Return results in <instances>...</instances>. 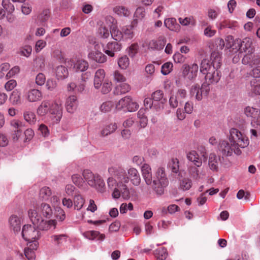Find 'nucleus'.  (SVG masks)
<instances>
[{
  "instance_id": "obj_8",
  "label": "nucleus",
  "mask_w": 260,
  "mask_h": 260,
  "mask_svg": "<svg viewBox=\"0 0 260 260\" xmlns=\"http://www.w3.org/2000/svg\"><path fill=\"white\" fill-rule=\"evenodd\" d=\"M245 115L251 118V124L254 128L250 129L251 137L256 138L260 134V110L252 107L247 106L244 109Z\"/></svg>"
},
{
  "instance_id": "obj_42",
  "label": "nucleus",
  "mask_w": 260,
  "mask_h": 260,
  "mask_svg": "<svg viewBox=\"0 0 260 260\" xmlns=\"http://www.w3.org/2000/svg\"><path fill=\"white\" fill-rule=\"evenodd\" d=\"M84 199L80 194H76L74 198V204L75 209L79 210L83 206L84 204Z\"/></svg>"
},
{
  "instance_id": "obj_29",
  "label": "nucleus",
  "mask_w": 260,
  "mask_h": 260,
  "mask_svg": "<svg viewBox=\"0 0 260 260\" xmlns=\"http://www.w3.org/2000/svg\"><path fill=\"white\" fill-rule=\"evenodd\" d=\"M89 64L86 60L77 59L74 61L73 69L76 72H84L88 68Z\"/></svg>"
},
{
  "instance_id": "obj_4",
  "label": "nucleus",
  "mask_w": 260,
  "mask_h": 260,
  "mask_svg": "<svg viewBox=\"0 0 260 260\" xmlns=\"http://www.w3.org/2000/svg\"><path fill=\"white\" fill-rule=\"evenodd\" d=\"M62 106L60 100H45L43 101L37 109L38 116L43 117L49 114L53 124L58 123L62 116Z\"/></svg>"
},
{
  "instance_id": "obj_34",
  "label": "nucleus",
  "mask_w": 260,
  "mask_h": 260,
  "mask_svg": "<svg viewBox=\"0 0 260 260\" xmlns=\"http://www.w3.org/2000/svg\"><path fill=\"white\" fill-rule=\"evenodd\" d=\"M55 74L58 80H63L68 77L69 72L67 68L64 66H59L56 69Z\"/></svg>"
},
{
  "instance_id": "obj_18",
  "label": "nucleus",
  "mask_w": 260,
  "mask_h": 260,
  "mask_svg": "<svg viewBox=\"0 0 260 260\" xmlns=\"http://www.w3.org/2000/svg\"><path fill=\"white\" fill-rule=\"evenodd\" d=\"M39 245L38 241L27 242V247L24 249V253L28 260H34L36 258V250Z\"/></svg>"
},
{
  "instance_id": "obj_63",
  "label": "nucleus",
  "mask_w": 260,
  "mask_h": 260,
  "mask_svg": "<svg viewBox=\"0 0 260 260\" xmlns=\"http://www.w3.org/2000/svg\"><path fill=\"white\" fill-rule=\"evenodd\" d=\"M165 10V7L160 5L153 11V16L155 19L159 18Z\"/></svg>"
},
{
  "instance_id": "obj_39",
  "label": "nucleus",
  "mask_w": 260,
  "mask_h": 260,
  "mask_svg": "<svg viewBox=\"0 0 260 260\" xmlns=\"http://www.w3.org/2000/svg\"><path fill=\"white\" fill-rule=\"evenodd\" d=\"M120 84L116 87V93L117 94H125L131 90L130 85L126 83L121 82Z\"/></svg>"
},
{
  "instance_id": "obj_20",
  "label": "nucleus",
  "mask_w": 260,
  "mask_h": 260,
  "mask_svg": "<svg viewBox=\"0 0 260 260\" xmlns=\"http://www.w3.org/2000/svg\"><path fill=\"white\" fill-rule=\"evenodd\" d=\"M106 73L104 69H98L95 73L93 79V86L96 89H100L102 84L106 80Z\"/></svg>"
},
{
  "instance_id": "obj_3",
  "label": "nucleus",
  "mask_w": 260,
  "mask_h": 260,
  "mask_svg": "<svg viewBox=\"0 0 260 260\" xmlns=\"http://www.w3.org/2000/svg\"><path fill=\"white\" fill-rule=\"evenodd\" d=\"M143 177L148 185L152 184L153 189L155 193L161 196L164 193L165 188L169 184V180L165 173L164 168L159 167L155 173L152 181L151 168L147 164H144L141 167Z\"/></svg>"
},
{
  "instance_id": "obj_47",
  "label": "nucleus",
  "mask_w": 260,
  "mask_h": 260,
  "mask_svg": "<svg viewBox=\"0 0 260 260\" xmlns=\"http://www.w3.org/2000/svg\"><path fill=\"white\" fill-rule=\"evenodd\" d=\"M110 34L112 38L115 41H120L123 40V36L122 32L119 30L117 26L110 30Z\"/></svg>"
},
{
  "instance_id": "obj_21",
  "label": "nucleus",
  "mask_w": 260,
  "mask_h": 260,
  "mask_svg": "<svg viewBox=\"0 0 260 260\" xmlns=\"http://www.w3.org/2000/svg\"><path fill=\"white\" fill-rule=\"evenodd\" d=\"M78 101L76 95H70L66 100V108L69 113H73L77 109Z\"/></svg>"
},
{
  "instance_id": "obj_17",
  "label": "nucleus",
  "mask_w": 260,
  "mask_h": 260,
  "mask_svg": "<svg viewBox=\"0 0 260 260\" xmlns=\"http://www.w3.org/2000/svg\"><path fill=\"white\" fill-rule=\"evenodd\" d=\"M226 45L227 48H230L233 51H237L240 50L242 52V40L240 39H236L234 40V37L229 35L225 38Z\"/></svg>"
},
{
  "instance_id": "obj_15",
  "label": "nucleus",
  "mask_w": 260,
  "mask_h": 260,
  "mask_svg": "<svg viewBox=\"0 0 260 260\" xmlns=\"http://www.w3.org/2000/svg\"><path fill=\"white\" fill-rule=\"evenodd\" d=\"M151 96L154 102V108L157 111L162 110L165 104L167 102V99L164 97L163 91L157 90L152 93Z\"/></svg>"
},
{
  "instance_id": "obj_60",
  "label": "nucleus",
  "mask_w": 260,
  "mask_h": 260,
  "mask_svg": "<svg viewBox=\"0 0 260 260\" xmlns=\"http://www.w3.org/2000/svg\"><path fill=\"white\" fill-rule=\"evenodd\" d=\"M113 79L116 82H124L126 81V78L119 71H115L113 73Z\"/></svg>"
},
{
  "instance_id": "obj_1",
  "label": "nucleus",
  "mask_w": 260,
  "mask_h": 260,
  "mask_svg": "<svg viewBox=\"0 0 260 260\" xmlns=\"http://www.w3.org/2000/svg\"><path fill=\"white\" fill-rule=\"evenodd\" d=\"M229 140L230 143L222 140L219 144V149L224 156H230L233 153L239 155L242 153L240 149L246 147L249 143L248 139L235 128L230 130Z\"/></svg>"
},
{
  "instance_id": "obj_50",
  "label": "nucleus",
  "mask_w": 260,
  "mask_h": 260,
  "mask_svg": "<svg viewBox=\"0 0 260 260\" xmlns=\"http://www.w3.org/2000/svg\"><path fill=\"white\" fill-rule=\"evenodd\" d=\"M118 67L122 70L126 69L129 65V59L126 55L120 57L118 60Z\"/></svg>"
},
{
  "instance_id": "obj_10",
  "label": "nucleus",
  "mask_w": 260,
  "mask_h": 260,
  "mask_svg": "<svg viewBox=\"0 0 260 260\" xmlns=\"http://www.w3.org/2000/svg\"><path fill=\"white\" fill-rule=\"evenodd\" d=\"M139 107V104L131 96L128 95L121 98L115 105L117 110H123L129 112L137 111Z\"/></svg>"
},
{
  "instance_id": "obj_32",
  "label": "nucleus",
  "mask_w": 260,
  "mask_h": 260,
  "mask_svg": "<svg viewBox=\"0 0 260 260\" xmlns=\"http://www.w3.org/2000/svg\"><path fill=\"white\" fill-rule=\"evenodd\" d=\"M113 11L114 13L120 17H128L131 14L129 10L123 5L115 6L113 8Z\"/></svg>"
},
{
  "instance_id": "obj_52",
  "label": "nucleus",
  "mask_w": 260,
  "mask_h": 260,
  "mask_svg": "<svg viewBox=\"0 0 260 260\" xmlns=\"http://www.w3.org/2000/svg\"><path fill=\"white\" fill-rule=\"evenodd\" d=\"M117 126L115 123H111L107 125L101 132L103 136H107L114 132L117 129Z\"/></svg>"
},
{
  "instance_id": "obj_54",
  "label": "nucleus",
  "mask_w": 260,
  "mask_h": 260,
  "mask_svg": "<svg viewBox=\"0 0 260 260\" xmlns=\"http://www.w3.org/2000/svg\"><path fill=\"white\" fill-rule=\"evenodd\" d=\"M72 180L73 182L79 187L83 186L85 183L84 179L79 174H75L73 175L72 176Z\"/></svg>"
},
{
  "instance_id": "obj_38",
  "label": "nucleus",
  "mask_w": 260,
  "mask_h": 260,
  "mask_svg": "<svg viewBox=\"0 0 260 260\" xmlns=\"http://www.w3.org/2000/svg\"><path fill=\"white\" fill-rule=\"evenodd\" d=\"M51 195L52 192L49 187L44 186L41 188L39 193V198L40 199L43 201H48Z\"/></svg>"
},
{
  "instance_id": "obj_40",
  "label": "nucleus",
  "mask_w": 260,
  "mask_h": 260,
  "mask_svg": "<svg viewBox=\"0 0 260 260\" xmlns=\"http://www.w3.org/2000/svg\"><path fill=\"white\" fill-rule=\"evenodd\" d=\"M192 185V181L190 178H184L180 181L179 188L183 191L189 190Z\"/></svg>"
},
{
  "instance_id": "obj_23",
  "label": "nucleus",
  "mask_w": 260,
  "mask_h": 260,
  "mask_svg": "<svg viewBox=\"0 0 260 260\" xmlns=\"http://www.w3.org/2000/svg\"><path fill=\"white\" fill-rule=\"evenodd\" d=\"M188 160L193 163V167H201L202 165V157L194 150H191L186 153Z\"/></svg>"
},
{
  "instance_id": "obj_19",
  "label": "nucleus",
  "mask_w": 260,
  "mask_h": 260,
  "mask_svg": "<svg viewBox=\"0 0 260 260\" xmlns=\"http://www.w3.org/2000/svg\"><path fill=\"white\" fill-rule=\"evenodd\" d=\"M26 99L29 102L40 101L43 98V93L41 91L37 89L29 90L25 95Z\"/></svg>"
},
{
  "instance_id": "obj_62",
  "label": "nucleus",
  "mask_w": 260,
  "mask_h": 260,
  "mask_svg": "<svg viewBox=\"0 0 260 260\" xmlns=\"http://www.w3.org/2000/svg\"><path fill=\"white\" fill-rule=\"evenodd\" d=\"M119 210L121 214L126 213L128 210L132 211L133 210V205L131 203H129L128 204L122 203L120 205Z\"/></svg>"
},
{
  "instance_id": "obj_31",
  "label": "nucleus",
  "mask_w": 260,
  "mask_h": 260,
  "mask_svg": "<svg viewBox=\"0 0 260 260\" xmlns=\"http://www.w3.org/2000/svg\"><path fill=\"white\" fill-rule=\"evenodd\" d=\"M85 237L91 240H98L100 241H103L105 238V235L103 234H101L99 232L96 231H89L83 234Z\"/></svg>"
},
{
  "instance_id": "obj_28",
  "label": "nucleus",
  "mask_w": 260,
  "mask_h": 260,
  "mask_svg": "<svg viewBox=\"0 0 260 260\" xmlns=\"http://www.w3.org/2000/svg\"><path fill=\"white\" fill-rule=\"evenodd\" d=\"M88 57L90 59L100 63H104L107 60V56L101 51H90Z\"/></svg>"
},
{
  "instance_id": "obj_59",
  "label": "nucleus",
  "mask_w": 260,
  "mask_h": 260,
  "mask_svg": "<svg viewBox=\"0 0 260 260\" xmlns=\"http://www.w3.org/2000/svg\"><path fill=\"white\" fill-rule=\"evenodd\" d=\"M32 48L31 46L26 45L20 49V53L21 55L26 57H28L31 54Z\"/></svg>"
},
{
  "instance_id": "obj_14",
  "label": "nucleus",
  "mask_w": 260,
  "mask_h": 260,
  "mask_svg": "<svg viewBox=\"0 0 260 260\" xmlns=\"http://www.w3.org/2000/svg\"><path fill=\"white\" fill-rule=\"evenodd\" d=\"M200 167L190 166L188 168V175L197 183L202 182L206 176L205 171Z\"/></svg>"
},
{
  "instance_id": "obj_57",
  "label": "nucleus",
  "mask_w": 260,
  "mask_h": 260,
  "mask_svg": "<svg viewBox=\"0 0 260 260\" xmlns=\"http://www.w3.org/2000/svg\"><path fill=\"white\" fill-rule=\"evenodd\" d=\"M173 65L171 62L165 63L161 68V73L164 75H168L173 70Z\"/></svg>"
},
{
  "instance_id": "obj_36",
  "label": "nucleus",
  "mask_w": 260,
  "mask_h": 260,
  "mask_svg": "<svg viewBox=\"0 0 260 260\" xmlns=\"http://www.w3.org/2000/svg\"><path fill=\"white\" fill-rule=\"evenodd\" d=\"M9 100L13 105L20 104L21 103L20 92L17 90H14L11 93Z\"/></svg>"
},
{
  "instance_id": "obj_58",
  "label": "nucleus",
  "mask_w": 260,
  "mask_h": 260,
  "mask_svg": "<svg viewBox=\"0 0 260 260\" xmlns=\"http://www.w3.org/2000/svg\"><path fill=\"white\" fill-rule=\"evenodd\" d=\"M53 216L62 221L65 219L66 214L64 211L61 208H58L55 209Z\"/></svg>"
},
{
  "instance_id": "obj_41",
  "label": "nucleus",
  "mask_w": 260,
  "mask_h": 260,
  "mask_svg": "<svg viewBox=\"0 0 260 260\" xmlns=\"http://www.w3.org/2000/svg\"><path fill=\"white\" fill-rule=\"evenodd\" d=\"M108 27H109L110 30L117 26V20L111 16H106L103 20H100Z\"/></svg>"
},
{
  "instance_id": "obj_7",
  "label": "nucleus",
  "mask_w": 260,
  "mask_h": 260,
  "mask_svg": "<svg viewBox=\"0 0 260 260\" xmlns=\"http://www.w3.org/2000/svg\"><path fill=\"white\" fill-rule=\"evenodd\" d=\"M115 180L112 177H109L107 180L108 186L109 189L113 190L112 197L114 199H118L120 196L124 200H128L130 198V192L126 184L120 181L116 176Z\"/></svg>"
},
{
  "instance_id": "obj_11",
  "label": "nucleus",
  "mask_w": 260,
  "mask_h": 260,
  "mask_svg": "<svg viewBox=\"0 0 260 260\" xmlns=\"http://www.w3.org/2000/svg\"><path fill=\"white\" fill-rule=\"evenodd\" d=\"M36 226L33 224H25L22 228V236L23 238L28 242L30 241H37L41 237L40 231L35 227Z\"/></svg>"
},
{
  "instance_id": "obj_61",
  "label": "nucleus",
  "mask_w": 260,
  "mask_h": 260,
  "mask_svg": "<svg viewBox=\"0 0 260 260\" xmlns=\"http://www.w3.org/2000/svg\"><path fill=\"white\" fill-rule=\"evenodd\" d=\"M2 4L4 8L6 9L9 13H12L14 11L15 7L9 0H3Z\"/></svg>"
},
{
  "instance_id": "obj_51",
  "label": "nucleus",
  "mask_w": 260,
  "mask_h": 260,
  "mask_svg": "<svg viewBox=\"0 0 260 260\" xmlns=\"http://www.w3.org/2000/svg\"><path fill=\"white\" fill-rule=\"evenodd\" d=\"M220 12V9L217 7L210 8L208 10L207 16L209 19L214 20L217 18Z\"/></svg>"
},
{
  "instance_id": "obj_48",
  "label": "nucleus",
  "mask_w": 260,
  "mask_h": 260,
  "mask_svg": "<svg viewBox=\"0 0 260 260\" xmlns=\"http://www.w3.org/2000/svg\"><path fill=\"white\" fill-rule=\"evenodd\" d=\"M242 52H252V49H251V46H252V40L250 38H245L243 39V41H242Z\"/></svg>"
},
{
  "instance_id": "obj_24",
  "label": "nucleus",
  "mask_w": 260,
  "mask_h": 260,
  "mask_svg": "<svg viewBox=\"0 0 260 260\" xmlns=\"http://www.w3.org/2000/svg\"><path fill=\"white\" fill-rule=\"evenodd\" d=\"M10 228L15 233H17L21 229V220L20 218L15 214L11 215L8 220Z\"/></svg>"
},
{
  "instance_id": "obj_55",
  "label": "nucleus",
  "mask_w": 260,
  "mask_h": 260,
  "mask_svg": "<svg viewBox=\"0 0 260 260\" xmlns=\"http://www.w3.org/2000/svg\"><path fill=\"white\" fill-rule=\"evenodd\" d=\"M178 20L179 23L183 26H188L190 24L194 25L196 24V21L192 16L185 17L184 18H179Z\"/></svg>"
},
{
  "instance_id": "obj_33",
  "label": "nucleus",
  "mask_w": 260,
  "mask_h": 260,
  "mask_svg": "<svg viewBox=\"0 0 260 260\" xmlns=\"http://www.w3.org/2000/svg\"><path fill=\"white\" fill-rule=\"evenodd\" d=\"M211 66L219 69L221 64V54L218 52L214 51L211 53L210 57Z\"/></svg>"
},
{
  "instance_id": "obj_26",
  "label": "nucleus",
  "mask_w": 260,
  "mask_h": 260,
  "mask_svg": "<svg viewBox=\"0 0 260 260\" xmlns=\"http://www.w3.org/2000/svg\"><path fill=\"white\" fill-rule=\"evenodd\" d=\"M68 236L66 234L52 235L50 236L51 242L57 247L63 245L67 241Z\"/></svg>"
},
{
  "instance_id": "obj_2",
  "label": "nucleus",
  "mask_w": 260,
  "mask_h": 260,
  "mask_svg": "<svg viewBox=\"0 0 260 260\" xmlns=\"http://www.w3.org/2000/svg\"><path fill=\"white\" fill-rule=\"evenodd\" d=\"M55 209L47 203H42L38 208L37 210L29 209L28 215L32 224L43 231L55 229L56 222L55 220H45L43 217L50 218L53 217Z\"/></svg>"
},
{
  "instance_id": "obj_64",
  "label": "nucleus",
  "mask_w": 260,
  "mask_h": 260,
  "mask_svg": "<svg viewBox=\"0 0 260 260\" xmlns=\"http://www.w3.org/2000/svg\"><path fill=\"white\" fill-rule=\"evenodd\" d=\"M174 61L176 63H183L186 59V57L179 52H176L173 56Z\"/></svg>"
},
{
  "instance_id": "obj_5",
  "label": "nucleus",
  "mask_w": 260,
  "mask_h": 260,
  "mask_svg": "<svg viewBox=\"0 0 260 260\" xmlns=\"http://www.w3.org/2000/svg\"><path fill=\"white\" fill-rule=\"evenodd\" d=\"M109 173L111 175L116 176L120 181L124 184L127 183L129 181L135 185L138 186L141 182V178L138 170L134 168H130L127 170V173L121 167L112 166L109 168Z\"/></svg>"
},
{
  "instance_id": "obj_46",
  "label": "nucleus",
  "mask_w": 260,
  "mask_h": 260,
  "mask_svg": "<svg viewBox=\"0 0 260 260\" xmlns=\"http://www.w3.org/2000/svg\"><path fill=\"white\" fill-rule=\"evenodd\" d=\"M23 117L26 121L30 124H34L37 120L36 116L34 112L32 111H25L23 113Z\"/></svg>"
},
{
  "instance_id": "obj_27",
  "label": "nucleus",
  "mask_w": 260,
  "mask_h": 260,
  "mask_svg": "<svg viewBox=\"0 0 260 260\" xmlns=\"http://www.w3.org/2000/svg\"><path fill=\"white\" fill-rule=\"evenodd\" d=\"M164 24L171 31L178 32L180 30V25L174 18L166 19L164 21Z\"/></svg>"
},
{
  "instance_id": "obj_9",
  "label": "nucleus",
  "mask_w": 260,
  "mask_h": 260,
  "mask_svg": "<svg viewBox=\"0 0 260 260\" xmlns=\"http://www.w3.org/2000/svg\"><path fill=\"white\" fill-rule=\"evenodd\" d=\"M84 180L89 185L95 188L98 191L104 192L106 190V186L104 180L98 174H94L89 170H85L83 172Z\"/></svg>"
},
{
  "instance_id": "obj_45",
  "label": "nucleus",
  "mask_w": 260,
  "mask_h": 260,
  "mask_svg": "<svg viewBox=\"0 0 260 260\" xmlns=\"http://www.w3.org/2000/svg\"><path fill=\"white\" fill-rule=\"evenodd\" d=\"M218 158L215 154L211 153L209 155V166L211 170L216 171L218 168Z\"/></svg>"
},
{
  "instance_id": "obj_56",
  "label": "nucleus",
  "mask_w": 260,
  "mask_h": 260,
  "mask_svg": "<svg viewBox=\"0 0 260 260\" xmlns=\"http://www.w3.org/2000/svg\"><path fill=\"white\" fill-rule=\"evenodd\" d=\"M114 106L112 101H106L104 102L100 106V110L103 113H107L110 112Z\"/></svg>"
},
{
  "instance_id": "obj_22",
  "label": "nucleus",
  "mask_w": 260,
  "mask_h": 260,
  "mask_svg": "<svg viewBox=\"0 0 260 260\" xmlns=\"http://www.w3.org/2000/svg\"><path fill=\"white\" fill-rule=\"evenodd\" d=\"M121 44L116 42H109L104 48L105 53L110 57H113L115 52L121 50Z\"/></svg>"
},
{
  "instance_id": "obj_16",
  "label": "nucleus",
  "mask_w": 260,
  "mask_h": 260,
  "mask_svg": "<svg viewBox=\"0 0 260 260\" xmlns=\"http://www.w3.org/2000/svg\"><path fill=\"white\" fill-rule=\"evenodd\" d=\"M187 96V91L185 89L179 88L176 93L172 94L169 99L170 106L172 108H176L178 105V102H181Z\"/></svg>"
},
{
  "instance_id": "obj_35",
  "label": "nucleus",
  "mask_w": 260,
  "mask_h": 260,
  "mask_svg": "<svg viewBox=\"0 0 260 260\" xmlns=\"http://www.w3.org/2000/svg\"><path fill=\"white\" fill-rule=\"evenodd\" d=\"M135 25L133 24L131 25L126 26L122 28V34L123 36V40L127 41L128 40H131L134 36L133 32V28Z\"/></svg>"
},
{
  "instance_id": "obj_49",
  "label": "nucleus",
  "mask_w": 260,
  "mask_h": 260,
  "mask_svg": "<svg viewBox=\"0 0 260 260\" xmlns=\"http://www.w3.org/2000/svg\"><path fill=\"white\" fill-rule=\"evenodd\" d=\"M34 66L41 71L43 70L45 67L44 57L42 56L37 57L34 60Z\"/></svg>"
},
{
  "instance_id": "obj_53",
  "label": "nucleus",
  "mask_w": 260,
  "mask_h": 260,
  "mask_svg": "<svg viewBox=\"0 0 260 260\" xmlns=\"http://www.w3.org/2000/svg\"><path fill=\"white\" fill-rule=\"evenodd\" d=\"M10 125L12 128L13 132L23 129L24 124L20 120L14 119L11 121Z\"/></svg>"
},
{
  "instance_id": "obj_44",
  "label": "nucleus",
  "mask_w": 260,
  "mask_h": 260,
  "mask_svg": "<svg viewBox=\"0 0 260 260\" xmlns=\"http://www.w3.org/2000/svg\"><path fill=\"white\" fill-rule=\"evenodd\" d=\"M165 42L164 39H159L157 41L152 40L149 42V46L152 49L161 50L164 48Z\"/></svg>"
},
{
  "instance_id": "obj_43",
  "label": "nucleus",
  "mask_w": 260,
  "mask_h": 260,
  "mask_svg": "<svg viewBox=\"0 0 260 260\" xmlns=\"http://www.w3.org/2000/svg\"><path fill=\"white\" fill-rule=\"evenodd\" d=\"M112 83L109 79H106L102 84L101 87H100V91L103 94H106L110 92L112 89Z\"/></svg>"
},
{
  "instance_id": "obj_25",
  "label": "nucleus",
  "mask_w": 260,
  "mask_h": 260,
  "mask_svg": "<svg viewBox=\"0 0 260 260\" xmlns=\"http://www.w3.org/2000/svg\"><path fill=\"white\" fill-rule=\"evenodd\" d=\"M97 36L100 38L107 39L110 36V30L102 21H98Z\"/></svg>"
},
{
  "instance_id": "obj_13",
  "label": "nucleus",
  "mask_w": 260,
  "mask_h": 260,
  "mask_svg": "<svg viewBox=\"0 0 260 260\" xmlns=\"http://www.w3.org/2000/svg\"><path fill=\"white\" fill-rule=\"evenodd\" d=\"M199 71V66L197 63H193L190 65L184 64L182 67V76L188 80H192L197 76Z\"/></svg>"
},
{
  "instance_id": "obj_30",
  "label": "nucleus",
  "mask_w": 260,
  "mask_h": 260,
  "mask_svg": "<svg viewBox=\"0 0 260 260\" xmlns=\"http://www.w3.org/2000/svg\"><path fill=\"white\" fill-rule=\"evenodd\" d=\"M145 16V10L143 7H138L134 14V19L132 22V24L134 25H136L139 21L142 20V19Z\"/></svg>"
},
{
  "instance_id": "obj_6",
  "label": "nucleus",
  "mask_w": 260,
  "mask_h": 260,
  "mask_svg": "<svg viewBox=\"0 0 260 260\" xmlns=\"http://www.w3.org/2000/svg\"><path fill=\"white\" fill-rule=\"evenodd\" d=\"M200 72L205 75V83L209 86L210 84L218 83L221 77V73L218 69L211 66L210 60L204 59L201 61L200 68Z\"/></svg>"
},
{
  "instance_id": "obj_12",
  "label": "nucleus",
  "mask_w": 260,
  "mask_h": 260,
  "mask_svg": "<svg viewBox=\"0 0 260 260\" xmlns=\"http://www.w3.org/2000/svg\"><path fill=\"white\" fill-rule=\"evenodd\" d=\"M210 91V86L208 84H203L201 87L198 84L191 86L190 89V95L194 96L198 101H201L204 95L206 96Z\"/></svg>"
},
{
  "instance_id": "obj_37",
  "label": "nucleus",
  "mask_w": 260,
  "mask_h": 260,
  "mask_svg": "<svg viewBox=\"0 0 260 260\" xmlns=\"http://www.w3.org/2000/svg\"><path fill=\"white\" fill-rule=\"evenodd\" d=\"M154 254L157 260H165L168 256L167 250L165 247L158 248L154 250Z\"/></svg>"
}]
</instances>
